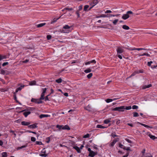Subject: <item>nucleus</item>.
Instances as JSON below:
<instances>
[{"mask_svg": "<svg viewBox=\"0 0 157 157\" xmlns=\"http://www.w3.org/2000/svg\"><path fill=\"white\" fill-rule=\"evenodd\" d=\"M72 27V26H69L68 25H64L61 30V33H68L71 32L70 29Z\"/></svg>", "mask_w": 157, "mask_h": 157, "instance_id": "obj_1", "label": "nucleus"}, {"mask_svg": "<svg viewBox=\"0 0 157 157\" xmlns=\"http://www.w3.org/2000/svg\"><path fill=\"white\" fill-rule=\"evenodd\" d=\"M125 110V106H123L119 107H116L112 109L113 111H118L119 112L124 111Z\"/></svg>", "mask_w": 157, "mask_h": 157, "instance_id": "obj_2", "label": "nucleus"}, {"mask_svg": "<svg viewBox=\"0 0 157 157\" xmlns=\"http://www.w3.org/2000/svg\"><path fill=\"white\" fill-rule=\"evenodd\" d=\"M124 47L119 46L117 47L116 50L117 54H120L124 52Z\"/></svg>", "mask_w": 157, "mask_h": 157, "instance_id": "obj_3", "label": "nucleus"}, {"mask_svg": "<svg viewBox=\"0 0 157 157\" xmlns=\"http://www.w3.org/2000/svg\"><path fill=\"white\" fill-rule=\"evenodd\" d=\"M42 92L41 93V97L40 98V99L41 100H43L44 99V94L46 91L47 88H42Z\"/></svg>", "mask_w": 157, "mask_h": 157, "instance_id": "obj_4", "label": "nucleus"}, {"mask_svg": "<svg viewBox=\"0 0 157 157\" xmlns=\"http://www.w3.org/2000/svg\"><path fill=\"white\" fill-rule=\"evenodd\" d=\"M41 100L40 98V99H36L32 98L31 99V101L35 103L40 104L42 103V101Z\"/></svg>", "mask_w": 157, "mask_h": 157, "instance_id": "obj_5", "label": "nucleus"}, {"mask_svg": "<svg viewBox=\"0 0 157 157\" xmlns=\"http://www.w3.org/2000/svg\"><path fill=\"white\" fill-rule=\"evenodd\" d=\"M40 156L42 157H46L48 155L46 153V151L44 150H43L39 154Z\"/></svg>", "mask_w": 157, "mask_h": 157, "instance_id": "obj_6", "label": "nucleus"}, {"mask_svg": "<svg viewBox=\"0 0 157 157\" xmlns=\"http://www.w3.org/2000/svg\"><path fill=\"white\" fill-rule=\"evenodd\" d=\"M24 112L23 115L25 117H26L29 114V111H26L25 110H24L21 111L20 112Z\"/></svg>", "mask_w": 157, "mask_h": 157, "instance_id": "obj_7", "label": "nucleus"}, {"mask_svg": "<svg viewBox=\"0 0 157 157\" xmlns=\"http://www.w3.org/2000/svg\"><path fill=\"white\" fill-rule=\"evenodd\" d=\"M50 116V115L48 114H41L40 115L39 117L41 119L44 117H49Z\"/></svg>", "mask_w": 157, "mask_h": 157, "instance_id": "obj_8", "label": "nucleus"}, {"mask_svg": "<svg viewBox=\"0 0 157 157\" xmlns=\"http://www.w3.org/2000/svg\"><path fill=\"white\" fill-rule=\"evenodd\" d=\"M99 2L98 0H93L92 2L90 3V5H92V4H94V6H95Z\"/></svg>", "mask_w": 157, "mask_h": 157, "instance_id": "obj_9", "label": "nucleus"}, {"mask_svg": "<svg viewBox=\"0 0 157 157\" xmlns=\"http://www.w3.org/2000/svg\"><path fill=\"white\" fill-rule=\"evenodd\" d=\"M21 124L23 125L28 126L29 127V122L23 121L21 122Z\"/></svg>", "mask_w": 157, "mask_h": 157, "instance_id": "obj_10", "label": "nucleus"}, {"mask_svg": "<svg viewBox=\"0 0 157 157\" xmlns=\"http://www.w3.org/2000/svg\"><path fill=\"white\" fill-rule=\"evenodd\" d=\"M141 157H153L151 155L150 153L145 154L142 155Z\"/></svg>", "mask_w": 157, "mask_h": 157, "instance_id": "obj_11", "label": "nucleus"}, {"mask_svg": "<svg viewBox=\"0 0 157 157\" xmlns=\"http://www.w3.org/2000/svg\"><path fill=\"white\" fill-rule=\"evenodd\" d=\"M117 141V140L116 139H114L112 142L110 143L109 146L110 147H113Z\"/></svg>", "mask_w": 157, "mask_h": 157, "instance_id": "obj_12", "label": "nucleus"}, {"mask_svg": "<svg viewBox=\"0 0 157 157\" xmlns=\"http://www.w3.org/2000/svg\"><path fill=\"white\" fill-rule=\"evenodd\" d=\"M37 125V124L36 123L30 125V129H34L37 128L38 127Z\"/></svg>", "mask_w": 157, "mask_h": 157, "instance_id": "obj_13", "label": "nucleus"}, {"mask_svg": "<svg viewBox=\"0 0 157 157\" xmlns=\"http://www.w3.org/2000/svg\"><path fill=\"white\" fill-rule=\"evenodd\" d=\"M97 154L94 151H92L90 152L89 153V156L91 157H94V156L96 155Z\"/></svg>", "mask_w": 157, "mask_h": 157, "instance_id": "obj_14", "label": "nucleus"}, {"mask_svg": "<svg viewBox=\"0 0 157 157\" xmlns=\"http://www.w3.org/2000/svg\"><path fill=\"white\" fill-rule=\"evenodd\" d=\"M129 16L128 14L127 13L125 14H124L122 16V18L124 20H126L129 18Z\"/></svg>", "mask_w": 157, "mask_h": 157, "instance_id": "obj_15", "label": "nucleus"}, {"mask_svg": "<svg viewBox=\"0 0 157 157\" xmlns=\"http://www.w3.org/2000/svg\"><path fill=\"white\" fill-rule=\"evenodd\" d=\"M73 148L76 150L77 152L80 153L81 152L80 148L77 146H75L73 147Z\"/></svg>", "mask_w": 157, "mask_h": 157, "instance_id": "obj_16", "label": "nucleus"}, {"mask_svg": "<svg viewBox=\"0 0 157 157\" xmlns=\"http://www.w3.org/2000/svg\"><path fill=\"white\" fill-rule=\"evenodd\" d=\"M147 135L152 139L154 140L156 138L155 136L151 135L150 133H147Z\"/></svg>", "mask_w": 157, "mask_h": 157, "instance_id": "obj_17", "label": "nucleus"}, {"mask_svg": "<svg viewBox=\"0 0 157 157\" xmlns=\"http://www.w3.org/2000/svg\"><path fill=\"white\" fill-rule=\"evenodd\" d=\"M152 85L151 84H149L147 85H144L143 86H142V88L143 89H145L146 88H148L151 86Z\"/></svg>", "mask_w": 157, "mask_h": 157, "instance_id": "obj_18", "label": "nucleus"}, {"mask_svg": "<svg viewBox=\"0 0 157 157\" xmlns=\"http://www.w3.org/2000/svg\"><path fill=\"white\" fill-rule=\"evenodd\" d=\"M138 123H139V122H138ZM139 123L141 125H142L143 126H144V127H146V128H152V127L148 126V125H146V124H142V123Z\"/></svg>", "mask_w": 157, "mask_h": 157, "instance_id": "obj_19", "label": "nucleus"}, {"mask_svg": "<svg viewBox=\"0 0 157 157\" xmlns=\"http://www.w3.org/2000/svg\"><path fill=\"white\" fill-rule=\"evenodd\" d=\"M70 128L69 126L67 125H65V126L63 125V130H69Z\"/></svg>", "mask_w": 157, "mask_h": 157, "instance_id": "obj_20", "label": "nucleus"}, {"mask_svg": "<svg viewBox=\"0 0 157 157\" xmlns=\"http://www.w3.org/2000/svg\"><path fill=\"white\" fill-rule=\"evenodd\" d=\"M45 24L46 23H41L40 24L37 25H36V26L37 28H40L45 25Z\"/></svg>", "mask_w": 157, "mask_h": 157, "instance_id": "obj_21", "label": "nucleus"}, {"mask_svg": "<svg viewBox=\"0 0 157 157\" xmlns=\"http://www.w3.org/2000/svg\"><path fill=\"white\" fill-rule=\"evenodd\" d=\"M14 94V99L16 101V102L18 103L19 104L21 105V104L20 102H19L17 100V98L16 95V94H15V92L13 93Z\"/></svg>", "mask_w": 157, "mask_h": 157, "instance_id": "obj_22", "label": "nucleus"}, {"mask_svg": "<svg viewBox=\"0 0 157 157\" xmlns=\"http://www.w3.org/2000/svg\"><path fill=\"white\" fill-rule=\"evenodd\" d=\"M111 119H108L104 121V122L105 124H107L111 122Z\"/></svg>", "mask_w": 157, "mask_h": 157, "instance_id": "obj_23", "label": "nucleus"}, {"mask_svg": "<svg viewBox=\"0 0 157 157\" xmlns=\"http://www.w3.org/2000/svg\"><path fill=\"white\" fill-rule=\"evenodd\" d=\"M122 28L125 30H128L129 29V27L128 26L125 25H123Z\"/></svg>", "mask_w": 157, "mask_h": 157, "instance_id": "obj_24", "label": "nucleus"}, {"mask_svg": "<svg viewBox=\"0 0 157 157\" xmlns=\"http://www.w3.org/2000/svg\"><path fill=\"white\" fill-rule=\"evenodd\" d=\"M56 127L59 128V130L63 129V125H57L56 126Z\"/></svg>", "mask_w": 157, "mask_h": 157, "instance_id": "obj_25", "label": "nucleus"}, {"mask_svg": "<svg viewBox=\"0 0 157 157\" xmlns=\"http://www.w3.org/2000/svg\"><path fill=\"white\" fill-rule=\"evenodd\" d=\"M89 6L88 5H86L84 6V10L85 11H87V9L89 7Z\"/></svg>", "mask_w": 157, "mask_h": 157, "instance_id": "obj_26", "label": "nucleus"}, {"mask_svg": "<svg viewBox=\"0 0 157 157\" xmlns=\"http://www.w3.org/2000/svg\"><path fill=\"white\" fill-rule=\"evenodd\" d=\"M36 81L34 80L30 81V86L35 85L36 84Z\"/></svg>", "mask_w": 157, "mask_h": 157, "instance_id": "obj_27", "label": "nucleus"}, {"mask_svg": "<svg viewBox=\"0 0 157 157\" xmlns=\"http://www.w3.org/2000/svg\"><path fill=\"white\" fill-rule=\"evenodd\" d=\"M7 155L6 152H3L2 154V157H7Z\"/></svg>", "mask_w": 157, "mask_h": 157, "instance_id": "obj_28", "label": "nucleus"}, {"mask_svg": "<svg viewBox=\"0 0 157 157\" xmlns=\"http://www.w3.org/2000/svg\"><path fill=\"white\" fill-rule=\"evenodd\" d=\"M96 127L98 128H105V127L104 126H103L101 125L98 124L97 125Z\"/></svg>", "mask_w": 157, "mask_h": 157, "instance_id": "obj_29", "label": "nucleus"}, {"mask_svg": "<svg viewBox=\"0 0 157 157\" xmlns=\"http://www.w3.org/2000/svg\"><path fill=\"white\" fill-rule=\"evenodd\" d=\"M62 79L61 78H59L58 79L56 80V82L58 83H60L62 82Z\"/></svg>", "mask_w": 157, "mask_h": 157, "instance_id": "obj_30", "label": "nucleus"}, {"mask_svg": "<svg viewBox=\"0 0 157 157\" xmlns=\"http://www.w3.org/2000/svg\"><path fill=\"white\" fill-rule=\"evenodd\" d=\"M136 74H137V72L136 71H135L129 77H128V78H130L131 77H132V76H135L136 75Z\"/></svg>", "mask_w": 157, "mask_h": 157, "instance_id": "obj_31", "label": "nucleus"}, {"mask_svg": "<svg viewBox=\"0 0 157 157\" xmlns=\"http://www.w3.org/2000/svg\"><path fill=\"white\" fill-rule=\"evenodd\" d=\"M60 17H59V18H54L53 19V21H52V22H51V23H54V22H56V21H57L58 19H59V18Z\"/></svg>", "mask_w": 157, "mask_h": 157, "instance_id": "obj_32", "label": "nucleus"}, {"mask_svg": "<svg viewBox=\"0 0 157 157\" xmlns=\"http://www.w3.org/2000/svg\"><path fill=\"white\" fill-rule=\"evenodd\" d=\"M136 71L137 72V74H139V73H144V71H143V69L140 70H138V71Z\"/></svg>", "mask_w": 157, "mask_h": 157, "instance_id": "obj_33", "label": "nucleus"}, {"mask_svg": "<svg viewBox=\"0 0 157 157\" xmlns=\"http://www.w3.org/2000/svg\"><path fill=\"white\" fill-rule=\"evenodd\" d=\"M26 147V146L25 145H24V146H22L21 147H17V148H16L17 150H20L24 147Z\"/></svg>", "mask_w": 157, "mask_h": 157, "instance_id": "obj_34", "label": "nucleus"}, {"mask_svg": "<svg viewBox=\"0 0 157 157\" xmlns=\"http://www.w3.org/2000/svg\"><path fill=\"white\" fill-rule=\"evenodd\" d=\"M92 75L93 74L92 73H90L87 75V77L88 78H90L92 77Z\"/></svg>", "mask_w": 157, "mask_h": 157, "instance_id": "obj_35", "label": "nucleus"}, {"mask_svg": "<svg viewBox=\"0 0 157 157\" xmlns=\"http://www.w3.org/2000/svg\"><path fill=\"white\" fill-rule=\"evenodd\" d=\"M134 117H138L139 116L138 113L136 112H134L133 113Z\"/></svg>", "mask_w": 157, "mask_h": 157, "instance_id": "obj_36", "label": "nucleus"}, {"mask_svg": "<svg viewBox=\"0 0 157 157\" xmlns=\"http://www.w3.org/2000/svg\"><path fill=\"white\" fill-rule=\"evenodd\" d=\"M91 71V70L90 69H88L84 71V72L86 73H88Z\"/></svg>", "mask_w": 157, "mask_h": 157, "instance_id": "obj_37", "label": "nucleus"}, {"mask_svg": "<svg viewBox=\"0 0 157 157\" xmlns=\"http://www.w3.org/2000/svg\"><path fill=\"white\" fill-rule=\"evenodd\" d=\"M113 101L112 99H107L105 100V101L107 103H109Z\"/></svg>", "mask_w": 157, "mask_h": 157, "instance_id": "obj_38", "label": "nucleus"}, {"mask_svg": "<svg viewBox=\"0 0 157 157\" xmlns=\"http://www.w3.org/2000/svg\"><path fill=\"white\" fill-rule=\"evenodd\" d=\"M132 108V107L131 106H126V107H125V109H126V110H130V109H131Z\"/></svg>", "mask_w": 157, "mask_h": 157, "instance_id": "obj_39", "label": "nucleus"}, {"mask_svg": "<svg viewBox=\"0 0 157 157\" xmlns=\"http://www.w3.org/2000/svg\"><path fill=\"white\" fill-rule=\"evenodd\" d=\"M138 108V106L136 105H133L132 106V109H137Z\"/></svg>", "mask_w": 157, "mask_h": 157, "instance_id": "obj_40", "label": "nucleus"}, {"mask_svg": "<svg viewBox=\"0 0 157 157\" xmlns=\"http://www.w3.org/2000/svg\"><path fill=\"white\" fill-rule=\"evenodd\" d=\"M65 9H66V10H67L68 11H71L73 10V8H68V7L65 8Z\"/></svg>", "mask_w": 157, "mask_h": 157, "instance_id": "obj_41", "label": "nucleus"}, {"mask_svg": "<svg viewBox=\"0 0 157 157\" xmlns=\"http://www.w3.org/2000/svg\"><path fill=\"white\" fill-rule=\"evenodd\" d=\"M90 136V135L89 134H86L84 136H83V138H88Z\"/></svg>", "mask_w": 157, "mask_h": 157, "instance_id": "obj_42", "label": "nucleus"}, {"mask_svg": "<svg viewBox=\"0 0 157 157\" xmlns=\"http://www.w3.org/2000/svg\"><path fill=\"white\" fill-rule=\"evenodd\" d=\"M36 144L37 145H41L42 144L41 142L38 141H36Z\"/></svg>", "mask_w": 157, "mask_h": 157, "instance_id": "obj_43", "label": "nucleus"}, {"mask_svg": "<svg viewBox=\"0 0 157 157\" xmlns=\"http://www.w3.org/2000/svg\"><path fill=\"white\" fill-rule=\"evenodd\" d=\"M1 74L2 75H5L6 74V71L2 70L1 71Z\"/></svg>", "mask_w": 157, "mask_h": 157, "instance_id": "obj_44", "label": "nucleus"}, {"mask_svg": "<svg viewBox=\"0 0 157 157\" xmlns=\"http://www.w3.org/2000/svg\"><path fill=\"white\" fill-rule=\"evenodd\" d=\"M79 11L77 10L76 12V14L77 15L78 17V18L80 17V15L79 13Z\"/></svg>", "mask_w": 157, "mask_h": 157, "instance_id": "obj_45", "label": "nucleus"}, {"mask_svg": "<svg viewBox=\"0 0 157 157\" xmlns=\"http://www.w3.org/2000/svg\"><path fill=\"white\" fill-rule=\"evenodd\" d=\"M118 21V19H116L113 21V23L114 25H115L117 23Z\"/></svg>", "mask_w": 157, "mask_h": 157, "instance_id": "obj_46", "label": "nucleus"}, {"mask_svg": "<svg viewBox=\"0 0 157 157\" xmlns=\"http://www.w3.org/2000/svg\"><path fill=\"white\" fill-rule=\"evenodd\" d=\"M24 86V85L21 86L17 88L19 90H21Z\"/></svg>", "mask_w": 157, "mask_h": 157, "instance_id": "obj_47", "label": "nucleus"}, {"mask_svg": "<svg viewBox=\"0 0 157 157\" xmlns=\"http://www.w3.org/2000/svg\"><path fill=\"white\" fill-rule=\"evenodd\" d=\"M36 139L35 138L33 137H31V140L32 141L34 142L36 141Z\"/></svg>", "mask_w": 157, "mask_h": 157, "instance_id": "obj_48", "label": "nucleus"}, {"mask_svg": "<svg viewBox=\"0 0 157 157\" xmlns=\"http://www.w3.org/2000/svg\"><path fill=\"white\" fill-rule=\"evenodd\" d=\"M82 5H81L79 6L78 7V11H80L81 10H82Z\"/></svg>", "mask_w": 157, "mask_h": 157, "instance_id": "obj_49", "label": "nucleus"}, {"mask_svg": "<svg viewBox=\"0 0 157 157\" xmlns=\"http://www.w3.org/2000/svg\"><path fill=\"white\" fill-rule=\"evenodd\" d=\"M21 121V119H18L17 120H16L15 122L17 123H20Z\"/></svg>", "mask_w": 157, "mask_h": 157, "instance_id": "obj_50", "label": "nucleus"}, {"mask_svg": "<svg viewBox=\"0 0 157 157\" xmlns=\"http://www.w3.org/2000/svg\"><path fill=\"white\" fill-rule=\"evenodd\" d=\"M47 38L48 40H49L51 38L52 36L50 35H48L47 36Z\"/></svg>", "mask_w": 157, "mask_h": 157, "instance_id": "obj_51", "label": "nucleus"}, {"mask_svg": "<svg viewBox=\"0 0 157 157\" xmlns=\"http://www.w3.org/2000/svg\"><path fill=\"white\" fill-rule=\"evenodd\" d=\"M8 64L9 63L8 62H4L2 64V66L3 67H4L6 65H8Z\"/></svg>", "mask_w": 157, "mask_h": 157, "instance_id": "obj_52", "label": "nucleus"}, {"mask_svg": "<svg viewBox=\"0 0 157 157\" xmlns=\"http://www.w3.org/2000/svg\"><path fill=\"white\" fill-rule=\"evenodd\" d=\"M124 146L121 144H119V147L121 148H123L124 149H125V147H124Z\"/></svg>", "mask_w": 157, "mask_h": 157, "instance_id": "obj_53", "label": "nucleus"}, {"mask_svg": "<svg viewBox=\"0 0 157 157\" xmlns=\"http://www.w3.org/2000/svg\"><path fill=\"white\" fill-rule=\"evenodd\" d=\"M49 96V95H48L47 96H46L44 98V99H45V101L49 100L48 98V96Z\"/></svg>", "mask_w": 157, "mask_h": 157, "instance_id": "obj_54", "label": "nucleus"}, {"mask_svg": "<svg viewBox=\"0 0 157 157\" xmlns=\"http://www.w3.org/2000/svg\"><path fill=\"white\" fill-rule=\"evenodd\" d=\"M152 63H153L151 61L148 62V63H147L148 66H150L151 65V64Z\"/></svg>", "mask_w": 157, "mask_h": 157, "instance_id": "obj_55", "label": "nucleus"}, {"mask_svg": "<svg viewBox=\"0 0 157 157\" xmlns=\"http://www.w3.org/2000/svg\"><path fill=\"white\" fill-rule=\"evenodd\" d=\"M112 12V11L110 10H107L105 12V13H110Z\"/></svg>", "mask_w": 157, "mask_h": 157, "instance_id": "obj_56", "label": "nucleus"}, {"mask_svg": "<svg viewBox=\"0 0 157 157\" xmlns=\"http://www.w3.org/2000/svg\"><path fill=\"white\" fill-rule=\"evenodd\" d=\"M125 140L128 143H132V141L128 139H126Z\"/></svg>", "mask_w": 157, "mask_h": 157, "instance_id": "obj_57", "label": "nucleus"}, {"mask_svg": "<svg viewBox=\"0 0 157 157\" xmlns=\"http://www.w3.org/2000/svg\"><path fill=\"white\" fill-rule=\"evenodd\" d=\"M127 13L128 14H132L133 12L131 11H128L127 12Z\"/></svg>", "mask_w": 157, "mask_h": 157, "instance_id": "obj_58", "label": "nucleus"}, {"mask_svg": "<svg viewBox=\"0 0 157 157\" xmlns=\"http://www.w3.org/2000/svg\"><path fill=\"white\" fill-rule=\"evenodd\" d=\"M46 139L47 140H48L47 141H46V142L47 143H48L50 141V138L49 137H48Z\"/></svg>", "mask_w": 157, "mask_h": 157, "instance_id": "obj_59", "label": "nucleus"}, {"mask_svg": "<svg viewBox=\"0 0 157 157\" xmlns=\"http://www.w3.org/2000/svg\"><path fill=\"white\" fill-rule=\"evenodd\" d=\"M141 50H144L147 51V50H148V49L147 48H140V51Z\"/></svg>", "mask_w": 157, "mask_h": 157, "instance_id": "obj_60", "label": "nucleus"}, {"mask_svg": "<svg viewBox=\"0 0 157 157\" xmlns=\"http://www.w3.org/2000/svg\"><path fill=\"white\" fill-rule=\"evenodd\" d=\"M90 63H96V61L95 60H93L90 61Z\"/></svg>", "mask_w": 157, "mask_h": 157, "instance_id": "obj_61", "label": "nucleus"}, {"mask_svg": "<svg viewBox=\"0 0 157 157\" xmlns=\"http://www.w3.org/2000/svg\"><path fill=\"white\" fill-rule=\"evenodd\" d=\"M4 58H5L4 56H2L1 55H0V60H1L3 59H4Z\"/></svg>", "mask_w": 157, "mask_h": 157, "instance_id": "obj_62", "label": "nucleus"}, {"mask_svg": "<svg viewBox=\"0 0 157 157\" xmlns=\"http://www.w3.org/2000/svg\"><path fill=\"white\" fill-rule=\"evenodd\" d=\"M136 50L138 51H140V48H133V50Z\"/></svg>", "mask_w": 157, "mask_h": 157, "instance_id": "obj_63", "label": "nucleus"}, {"mask_svg": "<svg viewBox=\"0 0 157 157\" xmlns=\"http://www.w3.org/2000/svg\"><path fill=\"white\" fill-rule=\"evenodd\" d=\"M145 55H146V53H144L142 54H138V55L139 56H145Z\"/></svg>", "mask_w": 157, "mask_h": 157, "instance_id": "obj_64", "label": "nucleus"}]
</instances>
